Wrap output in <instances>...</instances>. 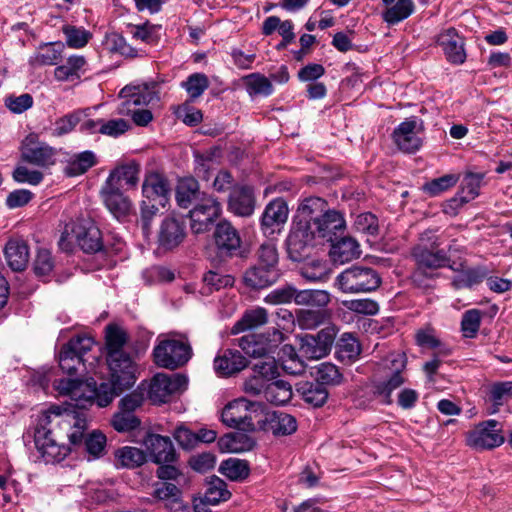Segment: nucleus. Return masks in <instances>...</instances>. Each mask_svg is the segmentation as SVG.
I'll use <instances>...</instances> for the list:
<instances>
[{
	"instance_id": "1",
	"label": "nucleus",
	"mask_w": 512,
	"mask_h": 512,
	"mask_svg": "<svg viewBox=\"0 0 512 512\" xmlns=\"http://www.w3.org/2000/svg\"><path fill=\"white\" fill-rule=\"evenodd\" d=\"M85 418L82 414L51 405L38 416L34 431L35 446L46 463L64 460L71 448L61 440L66 436L70 444L77 447L82 443Z\"/></svg>"
},
{
	"instance_id": "2",
	"label": "nucleus",
	"mask_w": 512,
	"mask_h": 512,
	"mask_svg": "<svg viewBox=\"0 0 512 512\" xmlns=\"http://www.w3.org/2000/svg\"><path fill=\"white\" fill-rule=\"evenodd\" d=\"M116 377L114 371H110V381L103 382L97 386L94 379L82 381L79 379H59L54 381V387L59 395L69 397L67 407L80 413L85 418L83 410L87 409L94 402L99 407L108 406L116 396L120 395L124 390L131 388L137 379L136 373H133L132 380L126 383Z\"/></svg>"
},
{
	"instance_id": "3",
	"label": "nucleus",
	"mask_w": 512,
	"mask_h": 512,
	"mask_svg": "<svg viewBox=\"0 0 512 512\" xmlns=\"http://www.w3.org/2000/svg\"><path fill=\"white\" fill-rule=\"evenodd\" d=\"M327 203L319 197L305 199L294 216V229L290 233V260L300 261L307 256L305 250L312 245L311 228L326 210Z\"/></svg>"
},
{
	"instance_id": "4",
	"label": "nucleus",
	"mask_w": 512,
	"mask_h": 512,
	"mask_svg": "<svg viewBox=\"0 0 512 512\" xmlns=\"http://www.w3.org/2000/svg\"><path fill=\"white\" fill-rule=\"evenodd\" d=\"M129 340L127 331L116 325L109 324L105 328L106 362L109 371L128 383L133 373H137V364L133 356L126 350Z\"/></svg>"
},
{
	"instance_id": "5",
	"label": "nucleus",
	"mask_w": 512,
	"mask_h": 512,
	"mask_svg": "<svg viewBox=\"0 0 512 512\" xmlns=\"http://www.w3.org/2000/svg\"><path fill=\"white\" fill-rule=\"evenodd\" d=\"M406 365L407 358L404 353L392 352L382 359L379 369L382 370L384 379L372 384V393L382 404L390 405L393 391L406 382Z\"/></svg>"
},
{
	"instance_id": "6",
	"label": "nucleus",
	"mask_w": 512,
	"mask_h": 512,
	"mask_svg": "<svg viewBox=\"0 0 512 512\" xmlns=\"http://www.w3.org/2000/svg\"><path fill=\"white\" fill-rule=\"evenodd\" d=\"M155 87L154 84L145 83L141 85H127L122 88L119 97L123 99V102L119 107V113L131 115L134 123L138 126L148 125L153 119L151 111L147 109L132 110L130 106L148 105L157 99Z\"/></svg>"
},
{
	"instance_id": "7",
	"label": "nucleus",
	"mask_w": 512,
	"mask_h": 512,
	"mask_svg": "<svg viewBox=\"0 0 512 512\" xmlns=\"http://www.w3.org/2000/svg\"><path fill=\"white\" fill-rule=\"evenodd\" d=\"M381 284L378 273L369 267L352 266L341 272L335 280V286L346 294L375 291Z\"/></svg>"
},
{
	"instance_id": "8",
	"label": "nucleus",
	"mask_w": 512,
	"mask_h": 512,
	"mask_svg": "<svg viewBox=\"0 0 512 512\" xmlns=\"http://www.w3.org/2000/svg\"><path fill=\"white\" fill-rule=\"evenodd\" d=\"M94 346V340L86 335H77L64 344L58 355L59 366L64 373L76 374L85 370L84 355Z\"/></svg>"
},
{
	"instance_id": "9",
	"label": "nucleus",
	"mask_w": 512,
	"mask_h": 512,
	"mask_svg": "<svg viewBox=\"0 0 512 512\" xmlns=\"http://www.w3.org/2000/svg\"><path fill=\"white\" fill-rule=\"evenodd\" d=\"M190 357L191 347L187 343L175 339L163 340L153 349L155 364L171 370L186 364Z\"/></svg>"
},
{
	"instance_id": "10",
	"label": "nucleus",
	"mask_w": 512,
	"mask_h": 512,
	"mask_svg": "<svg viewBox=\"0 0 512 512\" xmlns=\"http://www.w3.org/2000/svg\"><path fill=\"white\" fill-rule=\"evenodd\" d=\"M188 378L182 374L157 373L150 382L148 397L154 404L170 401L172 396L187 389Z\"/></svg>"
},
{
	"instance_id": "11",
	"label": "nucleus",
	"mask_w": 512,
	"mask_h": 512,
	"mask_svg": "<svg viewBox=\"0 0 512 512\" xmlns=\"http://www.w3.org/2000/svg\"><path fill=\"white\" fill-rule=\"evenodd\" d=\"M221 204L211 195H202L189 211L191 230L195 234L208 231L221 214Z\"/></svg>"
},
{
	"instance_id": "12",
	"label": "nucleus",
	"mask_w": 512,
	"mask_h": 512,
	"mask_svg": "<svg viewBox=\"0 0 512 512\" xmlns=\"http://www.w3.org/2000/svg\"><path fill=\"white\" fill-rule=\"evenodd\" d=\"M499 426V422L493 419L479 423L467 433V445L479 450L500 446L504 443V436Z\"/></svg>"
},
{
	"instance_id": "13",
	"label": "nucleus",
	"mask_w": 512,
	"mask_h": 512,
	"mask_svg": "<svg viewBox=\"0 0 512 512\" xmlns=\"http://www.w3.org/2000/svg\"><path fill=\"white\" fill-rule=\"evenodd\" d=\"M23 161L38 166L48 167L55 163V149L38 139L34 133L27 135L21 143Z\"/></svg>"
},
{
	"instance_id": "14",
	"label": "nucleus",
	"mask_w": 512,
	"mask_h": 512,
	"mask_svg": "<svg viewBox=\"0 0 512 512\" xmlns=\"http://www.w3.org/2000/svg\"><path fill=\"white\" fill-rule=\"evenodd\" d=\"M288 219V204L282 197L271 200L265 207L260 221L261 230L266 236L279 234L284 230Z\"/></svg>"
},
{
	"instance_id": "15",
	"label": "nucleus",
	"mask_w": 512,
	"mask_h": 512,
	"mask_svg": "<svg viewBox=\"0 0 512 512\" xmlns=\"http://www.w3.org/2000/svg\"><path fill=\"white\" fill-rule=\"evenodd\" d=\"M422 123L417 117H410L401 122L393 131L392 138L399 150L405 153H415L422 146L419 132Z\"/></svg>"
},
{
	"instance_id": "16",
	"label": "nucleus",
	"mask_w": 512,
	"mask_h": 512,
	"mask_svg": "<svg viewBox=\"0 0 512 512\" xmlns=\"http://www.w3.org/2000/svg\"><path fill=\"white\" fill-rule=\"evenodd\" d=\"M259 408H263L261 403L249 402L245 399H238L228 403L222 410V422L231 428H239L242 425L254 426L252 423L253 417L248 415L247 412L251 411L257 413ZM258 414L255 415V418Z\"/></svg>"
},
{
	"instance_id": "17",
	"label": "nucleus",
	"mask_w": 512,
	"mask_h": 512,
	"mask_svg": "<svg viewBox=\"0 0 512 512\" xmlns=\"http://www.w3.org/2000/svg\"><path fill=\"white\" fill-rule=\"evenodd\" d=\"M186 236L185 222L181 219L167 216L161 221L158 229V248L163 251H171L181 245Z\"/></svg>"
},
{
	"instance_id": "18",
	"label": "nucleus",
	"mask_w": 512,
	"mask_h": 512,
	"mask_svg": "<svg viewBox=\"0 0 512 512\" xmlns=\"http://www.w3.org/2000/svg\"><path fill=\"white\" fill-rule=\"evenodd\" d=\"M71 234L85 253H96L103 248L101 231L90 219L75 222Z\"/></svg>"
},
{
	"instance_id": "19",
	"label": "nucleus",
	"mask_w": 512,
	"mask_h": 512,
	"mask_svg": "<svg viewBox=\"0 0 512 512\" xmlns=\"http://www.w3.org/2000/svg\"><path fill=\"white\" fill-rule=\"evenodd\" d=\"M214 242L218 254L222 257H231L241 247V237L237 229L228 221H220L214 230Z\"/></svg>"
},
{
	"instance_id": "20",
	"label": "nucleus",
	"mask_w": 512,
	"mask_h": 512,
	"mask_svg": "<svg viewBox=\"0 0 512 512\" xmlns=\"http://www.w3.org/2000/svg\"><path fill=\"white\" fill-rule=\"evenodd\" d=\"M100 196L105 207L116 219H124L130 214L131 200L117 186L103 184Z\"/></svg>"
},
{
	"instance_id": "21",
	"label": "nucleus",
	"mask_w": 512,
	"mask_h": 512,
	"mask_svg": "<svg viewBox=\"0 0 512 512\" xmlns=\"http://www.w3.org/2000/svg\"><path fill=\"white\" fill-rule=\"evenodd\" d=\"M345 228V221L342 215L335 210H325L321 217L311 228L312 241L315 237L326 239L333 242L337 238V233Z\"/></svg>"
},
{
	"instance_id": "22",
	"label": "nucleus",
	"mask_w": 512,
	"mask_h": 512,
	"mask_svg": "<svg viewBox=\"0 0 512 512\" xmlns=\"http://www.w3.org/2000/svg\"><path fill=\"white\" fill-rule=\"evenodd\" d=\"M256 198L254 190L248 185H236L230 191L228 210L240 217H249L255 210Z\"/></svg>"
},
{
	"instance_id": "23",
	"label": "nucleus",
	"mask_w": 512,
	"mask_h": 512,
	"mask_svg": "<svg viewBox=\"0 0 512 512\" xmlns=\"http://www.w3.org/2000/svg\"><path fill=\"white\" fill-rule=\"evenodd\" d=\"M248 366V360L239 350L225 349L214 359V370L218 376H232Z\"/></svg>"
},
{
	"instance_id": "24",
	"label": "nucleus",
	"mask_w": 512,
	"mask_h": 512,
	"mask_svg": "<svg viewBox=\"0 0 512 512\" xmlns=\"http://www.w3.org/2000/svg\"><path fill=\"white\" fill-rule=\"evenodd\" d=\"M284 340L282 330L273 328L272 332H267L268 346L255 340V336H243L239 339L240 348L251 357H262L266 355L272 348L277 347Z\"/></svg>"
},
{
	"instance_id": "25",
	"label": "nucleus",
	"mask_w": 512,
	"mask_h": 512,
	"mask_svg": "<svg viewBox=\"0 0 512 512\" xmlns=\"http://www.w3.org/2000/svg\"><path fill=\"white\" fill-rule=\"evenodd\" d=\"M146 445L153 462L163 464L175 461L176 452L169 437L157 434L150 435Z\"/></svg>"
},
{
	"instance_id": "26",
	"label": "nucleus",
	"mask_w": 512,
	"mask_h": 512,
	"mask_svg": "<svg viewBox=\"0 0 512 512\" xmlns=\"http://www.w3.org/2000/svg\"><path fill=\"white\" fill-rule=\"evenodd\" d=\"M140 169L137 164H124L113 169L104 184L117 186L120 190L135 188L139 181Z\"/></svg>"
},
{
	"instance_id": "27",
	"label": "nucleus",
	"mask_w": 512,
	"mask_h": 512,
	"mask_svg": "<svg viewBox=\"0 0 512 512\" xmlns=\"http://www.w3.org/2000/svg\"><path fill=\"white\" fill-rule=\"evenodd\" d=\"M438 43L451 63L461 64L465 61L464 43L454 28L442 32L438 36Z\"/></svg>"
},
{
	"instance_id": "28",
	"label": "nucleus",
	"mask_w": 512,
	"mask_h": 512,
	"mask_svg": "<svg viewBox=\"0 0 512 512\" xmlns=\"http://www.w3.org/2000/svg\"><path fill=\"white\" fill-rule=\"evenodd\" d=\"M411 255L416 265L427 268L428 270H437L445 267L450 261L447 252L443 249L434 251L421 245L413 247Z\"/></svg>"
},
{
	"instance_id": "29",
	"label": "nucleus",
	"mask_w": 512,
	"mask_h": 512,
	"mask_svg": "<svg viewBox=\"0 0 512 512\" xmlns=\"http://www.w3.org/2000/svg\"><path fill=\"white\" fill-rule=\"evenodd\" d=\"M8 266L13 271H23L29 262V247L23 239H10L4 248Z\"/></svg>"
},
{
	"instance_id": "30",
	"label": "nucleus",
	"mask_w": 512,
	"mask_h": 512,
	"mask_svg": "<svg viewBox=\"0 0 512 512\" xmlns=\"http://www.w3.org/2000/svg\"><path fill=\"white\" fill-rule=\"evenodd\" d=\"M279 278V270L256 264L244 273V283L252 289H263L274 284Z\"/></svg>"
},
{
	"instance_id": "31",
	"label": "nucleus",
	"mask_w": 512,
	"mask_h": 512,
	"mask_svg": "<svg viewBox=\"0 0 512 512\" xmlns=\"http://www.w3.org/2000/svg\"><path fill=\"white\" fill-rule=\"evenodd\" d=\"M142 194L145 200L157 202V204L165 206L169 194V186L166 179L157 173L149 174L143 182Z\"/></svg>"
},
{
	"instance_id": "32",
	"label": "nucleus",
	"mask_w": 512,
	"mask_h": 512,
	"mask_svg": "<svg viewBox=\"0 0 512 512\" xmlns=\"http://www.w3.org/2000/svg\"><path fill=\"white\" fill-rule=\"evenodd\" d=\"M358 242L349 236L335 238L331 242L330 257L335 263L344 264L360 256Z\"/></svg>"
},
{
	"instance_id": "33",
	"label": "nucleus",
	"mask_w": 512,
	"mask_h": 512,
	"mask_svg": "<svg viewBox=\"0 0 512 512\" xmlns=\"http://www.w3.org/2000/svg\"><path fill=\"white\" fill-rule=\"evenodd\" d=\"M64 46L62 42L40 45L37 51L29 58V65L32 67L57 65L62 60Z\"/></svg>"
},
{
	"instance_id": "34",
	"label": "nucleus",
	"mask_w": 512,
	"mask_h": 512,
	"mask_svg": "<svg viewBox=\"0 0 512 512\" xmlns=\"http://www.w3.org/2000/svg\"><path fill=\"white\" fill-rule=\"evenodd\" d=\"M202 195H207L200 191L199 183L192 177H185L178 181L175 191L176 202L179 207L188 209L200 201Z\"/></svg>"
},
{
	"instance_id": "35",
	"label": "nucleus",
	"mask_w": 512,
	"mask_h": 512,
	"mask_svg": "<svg viewBox=\"0 0 512 512\" xmlns=\"http://www.w3.org/2000/svg\"><path fill=\"white\" fill-rule=\"evenodd\" d=\"M86 66L87 61L84 56L71 55L64 64L55 68L54 77L61 82L78 80L85 73Z\"/></svg>"
},
{
	"instance_id": "36",
	"label": "nucleus",
	"mask_w": 512,
	"mask_h": 512,
	"mask_svg": "<svg viewBox=\"0 0 512 512\" xmlns=\"http://www.w3.org/2000/svg\"><path fill=\"white\" fill-rule=\"evenodd\" d=\"M255 444L251 436L239 431L226 434L218 441L220 450L227 453L247 452L252 450Z\"/></svg>"
},
{
	"instance_id": "37",
	"label": "nucleus",
	"mask_w": 512,
	"mask_h": 512,
	"mask_svg": "<svg viewBox=\"0 0 512 512\" xmlns=\"http://www.w3.org/2000/svg\"><path fill=\"white\" fill-rule=\"evenodd\" d=\"M293 298L298 305L324 308L330 302V294L325 290H296L290 287V299Z\"/></svg>"
},
{
	"instance_id": "38",
	"label": "nucleus",
	"mask_w": 512,
	"mask_h": 512,
	"mask_svg": "<svg viewBox=\"0 0 512 512\" xmlns=\"http://www.w3.org/2000/svg\"><path fill=\"white\" fill-rule=\"evenodd\" d=\"M268 321L266 309L262 307L253 308L244 312L242 317L234 324L231 333L236 335L247 330L256 329Z\"/></svg>"
},
{
	"instance_id": "39",
	"label": "nucleus",
	"mask_w": 512,
	"mask_h": 512,
	"mask_svg": "<svg viewBox=\"0 0 512 512\" xmlns=\"http://www.w3.org/2000/svg\"><path fill=\"white\" fill-rule=\"evenodd\" d=\"M97 163L96 155L90 150H86L70 157L64 167L65 175L75 177L86 173Z\"/></svg>"
},
{
	"instance_id": "40",
	"label": "nucleus",
	"mask_w": 512,
	"mask_h": 512,
	"mask_svg": "<svg viewBox=\"0 0 512 512\" xmlns=\"http://www.w3.org/2000/svg\"><path fill=\"white\" fill-rule=\"evenodd\" d=\"M295 389L306 403L314 407L322 406L328 398L327 390L318 382H299L295 384Z\"/></svg>"
},
{
	"instance_id": "41",
	"label": "nucleus",
	"mask_w": 512,
	"mask_h": 512,
	"mask_svg": "<svg viewBox=\"0 0 512 512\" xmlns=\"http://www.w3.org/2000/svg\"><path fill=\"white\" fill-rule=\"evenodd\" d=\"M330 319V312L324 309H299L296 310L294 324L303 330H312L324 324Z\"/></svg>"
},
{
	"instance_id": "42",
	"label": "nucleus",
	"mask_w": 512,
	"mask_h": 512,
	"mask_svg": "<svg viewBox=\"0 0 512 512\" xmlns=\"http://www.w3.org/2000/svg\"><path fill=\"white\" fill-rule=\"evenodd\" d=\"M246 92L251 98L267 97L272 94L271 81L260 73H251L242 77Z\"/></svg>"
},
{
	"instance_id": "43",
	"label": "nucleus",
	"mask_w": 512,
	"mask_h": 512,
	"mask_svg": "<svg viewBox=\"0 0 512 512\" xmlns=\"http://www.w3.org/2000/svg\"><path fill=\"white\" fill-rule=\"evenodd\" d=\"M258 426L265 430L271 431L275 436L286 435L288 432L286 415L276 411H266L261 409L260 418L257 420Z\"/></svg>"
},
{
	"instance_id": "44",
	"label": "nucleus",
	"mask_w": 512,
	"mask_h": 512,
	"mask_svg": "<svg viewBox=\"0 0 512 512\" xmlns=\"http://www.w3.org/2000/svg\"><path fill=\"white\" fill-rule=\"evenodd\" d=\"M490 271L484 266H478L461 270L452 280V285L455 289L471 288L474 285L481 283Z\"/></svg>"
},
{
	"instance_id": "45",
	"label": "nucleus",
	"mask_w": 512,
	"mask_h": 512,
	"mask_svg": "<svg viewBox=\"0 0 512 512\" xmlns=\"http://www.w3.org/2000/svg\"><path fill=\"white\" fill-rule=\"evenodd\" d=\"M85 430H83L82 443L76 448L83 446L89 460L102 457L106 448V436L97 430L86 435Z\"/></svg>"
},
{
	"instance_id": "46",
	"label": "nucleus",
	"mask_w": 512,
	"mask_h": 512,
	"mask_svg": "<svg viewBox=\"0 0 512 512\" xmlns=\"http://www.w3.org/2000/svg\"><path fill=\"white\" fill-rule=\"evenodd\" d=\"M415 6L413 0H397L382 13L383 20L388 25H395L407 19L413 12Z\"/></svg>"
},
{
	"instance_id": "47",
	"label": "nucleus",
	"mask_w": 512,
	"mask_h": 512,
	"mask_svg": "<svg viewBox=\"0 0 512 512\" xmlns=\"http://www.w3.org/2000/svg\"><path fill=\"white\" fill-rule=\"evenodd\" d=\"M116 465L122 468H136L146 462V454L143 450L125 446L115 452Z\"/></svg>"
},
{
	"instance_id": "48",
	"label": "nucleus",
	"mask_w": 512,
	"mask_h": 512,
	"mask_svg": "<svg viewBox=\"0 0 512 512\" xmlns=\"http://www.w3.org/2000/svg\"><path fill=\"white\" fill-rule=\"evenodd\" d=\"M231 493L227 490L226 483L218 478L213 477L207 484L202 502L209 505H217L221 501H226L230 498Z\"/></svg>"
},
{
	"instance_id": "49",
	"label": "nucleus",
	"mask_w": 512,
	"mask_h": 512,
	"mask_svg": "<svg viewBox=\"0 0 512 512\" xmlns=\"http://www.w3.org/2000/svg\"><path fill=\"white\" fill-rule=\"evenodd\" d=\"M219 471L232 481H242L249 476V464L245 460L229 458L224 460Z\"/></svg>"
},
{
	"instance_id": "50",
	"label": "nucleus",
	"mask_w": 512,
	"mask_h": 512,
	"mask_svg": "<svg viewBox=\"0 0 512 512\" xmlns=\"http://www.w3.org/2000/svg\"><path fill=\"white\" fill-rule=\"evenodd\" d=\"M210 82L206 74L196 72L187 77L181 82V87L187 92L190 101L199 98L208 88Z\"/></svg>"
},
{
	"instance_id": "51",
	"label": "nucleus",
	"mask_w": 512,
	"mask_h": 512,
	"mask_svg": "<svg viewBox=\"0 0 512 512\" xmlns=\"http://www.w3.org/2000/svg\"><path fill=\"white\" fill-rule=\"evenodd\" d=\"M62 32L65 35L66 45L74 49L85 47L92 38V33L84 27L67 24L62 27Z\"/></svg>"
},
{
	"instance_id": "52",
	"label": "nucleus",
	"mask_w": 512,
	"mask_h": 512,
	"mask_svg": "<svg viewBox=\"0 0 512 512\" xmlns=\"http://www.w3.org/2000/svg\"><path fill=\"white\" fill-rule=\"evenodd\" d=\"M339 357L342 359L355 360L361 353V346L358 340L351 333H343L337 342Z\"/></svg>"
},
{
	"instance_id": "53",
	"label": "nucleus",
	"mask_w": 512,
	"mask_h": 512,
	"mask_svg": "<svg viewBox=\"0 0 512 512\" xmlns=\"http://www.w3.org/2000/svg\"><path fill=\"white\" fill-rule=\"evenodd\" d=\"M129 33L135 40H140L147 44H154L158 42L160 27L149 23L148 21L143 24L128 26Z\"/></svg>"
},
{
	"instance_id": "54",
	"label": "nucleus",
	"mask_w": 512,
	"mask_h": 512,
	"mask_svg": "<svg viewBox=\"0 0 512 512\" xmlns=\"http://www.w3.org/2000/svg\"><path fill=\"white\" fill-rule=\"evenodd\" d=\"M264 398L273 405H284L288 402V387L283 380H275L264 389Z\"/></svg>"
},
{
	"instance_id": "55",
	"label": "nucleus",
	"mask_w": 512,
	"mask_h": 512,
	"mask_svg": "<svg viewBox=\"0 0 512 512\" xmlns=\"http://www.w3.org/2000/svg\"><path fill=\"white\" fill-rule=\"evenodd\" d=\"M278 31L282 36V40L277 44V49H283L288 43V21L282 22L277 16H270L265 19L262 26V33L264 35H271Z\"/></svg>"
},
{
	"instance_id": "56",
	"label": "nucleus",
	"mask_w": 512,
	"mask_h": 512,
	"mask_svg": "<svg viewBox=\"0 0 512 512\" xmlns=\"http://www.w3.org/2000/svg\"><path fill=\"white\" fill-rule=\"evenodd\" d=\"M458 180L459 177L457 175L447 174L425 183L423 191L432 197L438 196L455 186Z\"/></svg>"
},
{
	"instance_id": "57",
	"label": "nucleus",
	"mask_w": 512,
	"mask_h": 512,
	"mask_svg": "<svg viewBox=\"0 0 512 512\" xmlns=\"http://www.w3.org/2000/svg\"><path fill=\"white\" fill-rule=\"evenodd\" d=\"M482 181L483 175L479 173H467L464 176L459 191L463 195V201H471L479 195Z\"/></svg>"
},
{
	"instance_id": "58",
	"label": "nucleus",
	"mask_w": 512,
	"mask_h": 512,
	"mask_svg": "<svg viewBox=\"0 0 512 512\" xmlns=\"http://www.w3.org/2000/svg\"><path fill=\"white\" fill-rule=\"evenodd\" d=\"M316 379L321 385H339L343 377L336 365L324 362L317 367Z\"/></svg>"
},
{
	"instance_id": "59",
	"label": "nucleus",
	"mask_w": 512,
	"mask_h": 512,
	"mask_svg": "<svg viewBox=\"0 0 512 512\" xmlns=\"http://www.w3.org/2000/svg\"><path fill=\"white\" fill-rule=\"evenodd\" d=\"M299 353L306 359H320L327 355L323 352L314 335H305L300 338Z\"/></svg>"
},
{
	"instance_id": "60",
	"label": "nucleus",
	"mask_w": 512,
	"mask_h": 512,
	"mask_svg": "<svg viewBox=\"0 0 512 512\" xmlns=\"http://www.w3.org/2000/svg\"><path fill=\"white\" fill-rule=\"evenodd\" d=\"M481 313L477 309L466 311L461 320V331L466 338H474L480 328Z\"/></svg>"
},
{
	"instance_id": "61",
	"label": "nucleus",
	"mask_w": 512,
	"mask_h": 512,
	"mask_svg": "<svg viewBox=\"0 0 512 512\" xmlns=\"http://www.w3.org/2000/svg\"><path fill=\"white\" fill-rule=\"evenodd\" d=\"M140 420L134 415L127 411H119L112 418V426L118 432H130L137 429L140 426Z\"/></svg>"
},
{
	"instance_id": "62",
	"label": "nucleus",
	"mask_w": 512,
	"mask_h": 512,
	"mask_svg": "<svg viewBox=\"0 0 512 512\" xmlns=\"http://www.w3.org/2000/svg\"><path fill=\"white\" fill-rule=\"evenodd\" d=\"M342 305L349 311L363 315H375L379 311L378 303L371 299L345 300Z\"/></svg>"
},
{
	"instance_id": "63",
	"label": "nucleus",
	"mask_w": 512,
	"mask_h": 512,
	"mask_svg": "<svg viewBox=\"0 0 512 512\" xmlns=\"http://www.w3.org/2000/svg\"><path fill=\"white\" fill-rule=\"evenodd\" d=\"M54 267L55 262L51 252L45 248L39 249L33 266L35 274L38 276L49 275L53 271Z\"/></svg>"
},
{
	"instance_id": "64",
	"label": "nucleus",
	"mask_w": 512,
	"mask_h": 512,
	"mask_svg": "<svg viewBox=\"0 0 512 512\" xmlns=\"http://www.w3.org/2000/svg\"><path fill=\"white\" fill-rule=\"evenodd\" d=\"M253 371L267 381L275 380L280 376L279 366L274 358L258 361L254 364Z\"/></svg>"
}]
</instances>
